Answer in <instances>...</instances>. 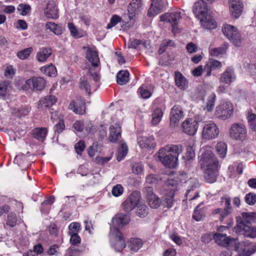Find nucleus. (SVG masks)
Instances as JSON below:
<instances>
[{
  "label": "nucleus",
  "mask_w": 256,
  "mask_h": 256,
  "mask_svg": "<svg viewBox=\"0 0 256 256\" xmlns=\"http://www.w3.org/2000/svg\"><path fill=\"white\" fill-rule=\"evenodd\" d=\"M17 10L20 14L26 16L30 12V6L28 4H20L18 6Z\"/></svg>",
  "instance_id": "de8ad7c7"
},
{
  "label": "nucleus",
  "mask_w": 256,
  "mask_h": 256,
  "mask_svg": "<svg viewBox=\"0 0 256 256\" xmlns=\"http://www.w3.org/2000/svg\"><path fill=\"white\" fill-rule=\"evenodd\" d=\"M44 15L46 18L51 19H56L58 17V8L54 1H48L44 9Z\"/></svg>",
  "instance_id": "f3484780"
},
{
  "label": "nucleus",
  "mask_w": 256,
  "mask_h": 256,
  "mask_svg": "<svg viewBox=\"0 0 256 256\" xmlns=\"http://www.w3.org/2000/svg\"><path fill=\"white\" fill-rule=\"evenodd\" d=\"M225 36L236 46L240 45V38L237 28L232 25L225 24Z\"/></svg>",
  "instance_id": "9b49d317"
},
{
  "label": "nucleus",
  "mask_w": 256,
  "mask_h": 256,
  "mask_svg": "<svg viewBox=\"0 0 256 256\" xmlns=\"http://www.w3.org/2000/svg\"><path fill=\"white\" fill-rule=\"evenodd\" d=\"M140 200L139 194L136 192H133L124 202L122 206L124 210L126 212L132 211L136 206H138Z\"/></svg>",
  "instance_id": "2eb2a0df"
},
{
  "label": "nucleus",
  "mask_w": 256,
  "mask_h": 256,
  "mask_svg": "<svg viewBox=\"0 0 256 256\" xmlns=\"http://www.w3.org/2000/svg\"><path fill=\"white\" fill-rule=\"evenodd\" d=\"M40 70L49 76H56L57 72L56 67L52 64L48 66H42L40 68Z\"/></svg>",
  "instance_id": "c9c22d12"
},
{
  "label": "nucleus",
  "mask_w": 256,
  "mask_h": 256,
  "mask_svg": "<svg viewBox=\"0 0 256 256\" xmlns=\"http://www.w3.org/2000/svg\"><path fill=\"white\" fill-rule=\"evenodd\" d=\"M121 18L117 16H114L110 19V22L108 24L106 28H110L112 27L115 26L118 22L120 21Z\"/></svg>",
  "instance_id": "4d7b16f0"
},
{
  "label": "nucleus",
  "mask_w": 256,
  "mask_h": 256,
  "mask_svg": "<svg viewBox=\"0 0 256 256\" xmlns=\"http://www.w3.org/2000/svg\"><path fill=\"white\" fill-rule=\"evenodd\" d=\"M228 6L232 16L236 19L242 14L244 10V4L241 0H229Z\"/></svg>",
  "instance_id": "9d476101"
},
{
  "label": "nucleus",
  "mask_w": 256,
  "mask_h": 256,
  "mask_svg": "<svg viewBox=\"0 0 256 256\" xmlns=\"http://www.w3.org/2000/svg\"><path fill=\"white\" fill-rule=\"evenodd\" d=\"M208 62L212 67V70L218 69L222 66V64L219 61L213 59H210Z\"/></svg>",
  "instance_id": "680f3d73"
},
{
  "label": "nucleus",
  "mask_w": 256,
  "mask_h": 256,
  "mask_svg": "<svg viewBox=\"0 0 256 256\" xmlns=\"http://www.w3.org/2000/svg\"><path fill=\"white\" fill-rule=\"evenodd\" d=\"M80 88L82 90H84L87 93L90 94L91 86L87 77L83 76L80 78Z\"/></svg>",
  "instance_id": "58836bf2"
},
{
  "label": "nucleus",
  "mask_w": 256,
  "mask_h": 256,
  "mask_svg": "<svg viewBox=\"0 0 256 256\" xmlns=\"http://www.w3.org/2000/svg\"><path fill=\"white\" fill-rule=\"evenodd\" d=\"M200 204H198L194 209L192 218L196 221H200L204 217V212L202 209H199Z\"/></svg>",
  "instance_id": "a19ab883"
},
{
  "label": "nucleus",
  "mask_w": 256,
  "mask_h": 256,
  "mask_svg": "<svg viewBox=\"0 0 256 256\" xmlns=\"http://www.w3.org/2000/svg\"><path fill=\"white\" fill-rule=\"evenodd\" d=\"M52 54L50 48H42L37 52L36 58L38 61L42 62H45Z\"/></svg>",
  "instance_id": "5701e85b"
},
{
  "label": "nucleus",
  "mask_w": 256,
  "mask_h": 256,
  "mask_svg": "<svg viewBox=\"0 0 256 256\" xmlns=\"http://www.w3.org/2000/svg\"><path fill=\"white\" fill-rule=\"evenodd\" d=\"M109 140L114 142L117 140L121 134V128L119 124H116L114 126H112L110 128Z\"/></svg>",
  "instance_id": "b1692460"
},
{
  "label": "nucleus",
  "mask_w": 256,
  "mask_h": 256,
  "mask_svg": "<svg viewBox=\"0 0 256 256\" xmlns=\"http://www.w3.org/2000/svg\"><path fill=\"white\" fill-rule=\"evenodd\" d=\"M80 228V224L77 222L71 223L68 226L69 234H78Z\"/></svg>",
  "instance_id": "49530a36"
},
{
  "label": "nucleus",
  "mask_w": 256,
  "mask_h": 256,
  "mask_svg": "<svg viewBox=\"0 0 256 256\" xmlns=\"http://www.w3.org/2000/svg\"><path fill=\"white\" fill-rule=\"evenodd\" d=\"M124 192L123 187L120 184H116L112 189V193L116 197H118L122 194Z\"/></svg>",
  "instance_id": "3c124183"
},
{
  "label": "nucleus",
  "mask_w": 256,
  "mask_h": 256,
  "mask_svg": "<svg viewBox=\"0 0 256 256\" xmlns=\"http://www.w3.org/2000/svg\"><path fill=\"white\" fill-rule=\"evenodd\" d=\"M195 157L194 150L192 146H188L186 148V158L188 160H192Z\"/></svg>",
  "instance_id": "052dcab7"
},
{
  "label": "nucleus",
  "mask_w": 256,
  "mask_h": 256,
  "mask_svg": "<svg viewBox=\"0 0 256 256\" xmlns=\"http://www.w3.org/2000/svg\"><path fill=\"white\" fill-rule=\"evenodd\" d=\"M158 180L159 178L156 176L154 174H150L146 178V182L150 184H153L157 183Z\"/></svg>",
  "instance_id": "0e129e2a"
},
{
  "label": "nucleus",
  "mask_w": 256,
  "mask_h": 256,
  "mask_svg": "<svg viewBox=\"0 0 256 256\" xmlns=\"http://www.w3.org/2000/svg\"><path fill=\"white\" fill-rule=\"evenodd\" d=\"M203 118L200 120H194L191 118L188 119L182 124L183 131L190 136H194L196 132L198 125V122L202 121Z\"/></svg>",
  "instance_id": "f8f14e48"
},
{
  "label": "nucleus",
  "mask_w": 256,
  "mask_h": 256,
  "mask_svg": "<svg viewBox=\"0 0 256 256\" xmlns=\"http://www.w3.org/2000/svg\"><path fill=\"white\" fill-rule=\"evenodd\" d=\"M184 115L182 108L178 106H174L171 110L170 116V125L175 127L178 121L183 118Z\"/></svg>",
  "instance_id": "dca6fc26"
},
{
  "label": "nucleus",
  "mask_w": 256,
  "mask_h": 256,
  "mask_svg": "<svg viewBox=\"0 0 256 256\" xmlns=\"http://www.w3.org/2000/svg\"><path fill=\"white\" fill-rule=\"evenodd\" d=\"M174 46V42L173 41L170 40H164L162 42L159 50L161 51V52H162L164 51L166 48L168 46Z\"/></svg>",
  "instance_id": "5fc2aeb1"
},
{
  "label": "nucleus",
  "mask_w": 256,
  "mask_h": 256,
  "mask_svg": "<svg viewBox=\"0 0 256 256\" xmlns=\"http://www.w3.org/2000/svg\"><path fill=\"white\" fill-rule=\"evenodd\" d=\"M86 58L92 65L88 68V72L92 79L98 82L100 78V59L96 52L92 48H88L86 52Z\"/></svg>",
  "instance_id": "20e7f679"
},
{
  "label": "nucleus",
  "mask_w": 256,
  "mask_h": 256,
  "mask_svg": "<svg viewBox=\"0 0 256 256\" xmlns=\"http://www.w3.org/2000/svg\"><path fill=\"white\" fill-rule=\"evenodd\" d=\"M186 174L184 172H182L178 174L176 176H175L174 179H168L166 183V186H172V188H175L179 182H182L186 180Z\"/></svg>",
  "instance_id": "bb28decb"
},
{
  "label": "nucleus",
  "mask_w": 256,
  "mask_h": 256,
  "mask_svg": "<svg viewBox=\"0 0 256 256\" xmlns=\"http://www.w3.org/2000/svg\"><path fill=\"white\" fill-rule=\"evenodd\" d=\"M68 26L72 36L75 38H79L80 36L79 32L78 31L74 24L70 22L68 24Z\"/></svg>",
  "instance_id": "6e6d98bb"
},
{
  "label": "nucleus",
  "mask_w": 256,
  "mask_h": 256,
  "mask_svg": "<svg viewBox=\"0 0 256 256\" xmlns=\"http://www.w3.org/2000/svg\"><path fill=\"white\" fill-rule=\"evenodd\" d=\"M32 52V48H28L18 52L17 56L20 60H25L28 58Z\"/></svg>",
  "instance_id": "37998d69"
},
{
  "label": "nucleus",
  "mask_w": 256,
  "mask_h": 256,
  "mask_svg": "<svg viewBox=\"0 0 256 256\" xmlns=\"http://www.w3.org/2000/svg\"><path fill=\"white\" fill-rule=\"evenodd\" d=\"M143 8L142 0H132L128 6V11L130 14L136 16L138 14Z\"/></svg>",
  "instance_id": "aec40b11"
},
{
  "label": "nucleus",
  "mask_w": 256,
  "mask_h": 256,
  "mask_svg": "<svg viewBox=\"0 0 256 256\" xmlns=\"http://www.w3.org/2000/svg\"><path fill=\"white\" fill-rule=\"evenodd\" d=\"M256 251V246H253L252 248L246 249H242L240 252V256H250Z\"/></svg>",
  "instance_id": "603ef678"
},
{
  "label": "nucleus",
  "mask_w": 256,
  "mask_h": 256,
  "mask_svg": "<svg viewBox=\"0 0 256 256\" xmlns=\"http://www.w3.org/2000/svg\"><path fill=\"white\" fill-rule=\"evenodd\" d=\"M46 82L42 77H32L26 80L22 86L23 90H42L46 86Z\"/></svg>",
  "instance_id": "0eeeda50"
},
{
  "label": "nucleus",
  "mask_w": 256,
  "mask_h": 256,
  "mask_svg": "<svg viewBox=\"0 0 256 256\" xmlns=\"http://www.w3.org/2000/svg\"><path fill=\"white\" fill-rule=\"evenodd\" d=\"M218 168H212L204 169V177L206 180L209 183H213L216 181Z\"/></svg>",
  "instance_id": "412c9836"
},
{
  "label": "nucleus",
  "mask_w": 256,
  "mask_h": 256,
  "mask_svg": "<svg viewBox=\"0 0 256 256\" xmlns=\"http://www.w3.org/2000/svg\"><path fill=\"white\" fill-rule=\"evenodd\" d=\"M216 149L218 154L222 158H224V142H220L216 146Z\"/></svg>",
  "instance_id": "bf43d9fd"
},
{
  "label": "nucleus",
  "mask_w": 256,
  "mask_h": 256,
  "mask_svg": "<svg viewBox=\"0 0 256 256\" xmlns=\"http://www.w3.org/2000/svg\"><path fill=\"white\" fill-rule=\"evenodd\" d=\"M129 72L126 70L119 72L116 76L117 82L120 84H125L129 80Z\"/></svg>",
  "instance_id": "473e14b6"
},
{
  "label": "nucleus",
  "mask_w": 256,
  "mask_h": 256,
  "mask_svg": "<svg viewBox=\"0 0 256 256\" xmlns=\"http://www.w3.org/2000/svg\"><path fill=\"white\" fill-rule=\"evenodd\" d=\"M130 220V216L128 214H116L112 218L110 232V234L114 236V240L112 242V244L116 250L118 252L121 251L126 246L125 241L118 230L128 224Z\"/></svg>",
  "instance_id": "f03ea898"
},
{
  "label": "nucleus",
  "mask_w": 256,
  "mask_h": 256,
  "mask_svg": "<svg viewBox=\"0 0 256 256\" xmlns=\"http://www.w3.org/2000/svg\"><path fill=\"white\" fill-rule=\"evenodd\" d=\"M138 92L140 96L143 98H148L151 96V92L146 89L144 88L142 86L138 89Z\"/></svg>",
  "instance_id": "e2e57ef3"
},
{
  "label": "nucleus",
  "mask_w": 256,
  "mask_h": 256,
  "mask_svg": "<svg viewBox=\"0 0 256 256\" xmlns=\"http://www.w3.org/2000/svg\"><path fill=\"white\" fill-rule=\"evenodd\" d=\"M138 142L142 148H151L155 146L154 140L152 136L139 138Z\"/></svg>",
  "instance_id": "393cba45"
},
{
  "label": "nucleus",
  "mask_w": 256,
  "mask_h": 256,
  "mask_svg": "<svg viewBox=\"0 0 256 256\" xmlns=\"http://www.w3.org/2000/svg\"><path fill=\"white\" fill-rule=\"evenodd\" d=\"M17 220L14 214L10 213L8 215L6 224L11 227H14L16 224Z\"/></svg>",
  "instance_id": "864d4df0"
},
{
  "label": "nucleus",
  "mask_w": 256,
  "mask_h": 256,
  "mask_svg": "<svg viewBox=\"0 0 256 256\" xmlns=\"http://www.w3.org/2000/svg\"><path fill=\"white\" fill-rule=\"evenodd\" d=\"M182 18L181 14L180 12H167L160 16V20L165 22L170 23L172 26V30L175 34L180 32V30L178 26L180 20Z\"/></svg>",
  "instance_id": "423d86ee"
},
{
  "label": "nucleus",
  "mask_w": 256,
  "mask_h": 256,
  "mask_svg": "<svg viewBox=\"0 0 256 256\" xmlns=\"http://www.w3.org/2000/svg\"><path fill=\"white\" fill-rule=\"evenodd\" d=\"M216 98V95L214 94H210L208 99V102L206 103V110L208 112H210L212 110L214 105V101Z\"/></svg>",
  "instance_id": "a18cd8bd"
},
{
  "label": "nucleus",
  "mask_w": 256,
  "mask_h": 256,
  "mask_svg": "<svg viewBox=\"0 0 256 256\" xmlns=\"http://www.w3.org/2000/svg\"><path fill=\"white\" fill-rule=\"evenodd\" d=\"M145 194L148 203L152 208H157L160 206L162 203L161 200L154 194L152 188H146Z\"/></svg>",
  "instance_id": "4468645a"
},
{
  "label": "nucleus",
  "mask_w": 256,
  "mask_h": 256,
  "mask_svg": "<svg viewBox=\"0 0 256 256\" xmlns=\"http://www.w3.org/2000/svg\"><path fill=\"white\" fill-rule=\"evenodd\" d=\"M176 188L170 189V192L164 194V201L168 208H171L174 204V196Z\"/></svg>",
  "instance_id": "7c9ffc66"
},
{
  "label": "nucleus",
  "mask_w": 256,
  "mask_h": 256,
  "mask_svg": "<svg viewBox=\"0 0 256 256\" xmlns=\"http://www.w3.org/2000/svg\"><path fill=\"white\" fill-rule=\"evenodd\" d=\"M48 130L46 128H36L33 130V134L36 138L40 142H43L46 136Z\"/></svg>",
  "instance_id": "2f4dec72"
},
{
  "label": "nucleus",
  "mask_w": 256,
  "mask_h": 256,
  "mask_svg": "<svg viewBox=\"0 0 256 256\" xmlns=\"http://www.w3.org/2000/svg\"><path fill=\"white\" fill-rule=\"evenodd\" d=\"M68 108L76 114L82 115L86 113L85 102L83 99H81L78 102L74 101L72 102Z\"/></svg>",
  "instance_id": "6ab92c4d"
},
{
  "label": "nucleus",
  "mask_w": 256,
  "mask_h": 256,
  "mask_svg": "<svg viewBox=\"0 0 256 256\" xmlns=\"http://www.w3.org/2000/svg\"><path fill=\"white\" fill-rule=\"evenodd\" d=\"M238 243L237 238L225 236V247L228 248L229 250H236L238 248Z\"/></svg>",
  "instance_id": "e433bc0d"
},
{
  "label": "nucleus",
  "mask_w": 256,
  "mask_h": 256,
  "mask_svg": "<svg viewBox=\"0 0 256 256\" xmlns=\"http://www.w3.org/2000/svg\"><path fill=\"white\" fill-rule=\"evenodd\" d=\"M224 230V226H220L217 228V232L214 234V240L219 246H224V235L222 233Z\"/></svg>",
  "instance_id": "c756f323"
},
{
  "label": "nucleus",
  "mask_w": 256,
  "mask_h": 256,
  "mask_svg": "<svg viewBox=\"0 0 256 256\" xmlns=\"http://www.w3.org/2000/svg\"><path fill=\"white\" fill-rule=\"evenodd\" d=\"M67 252L69 256H79L80 251L72 246L68 250Z\"/></svg>",
  "instance_id": "774afa93"
},
{
  "label": "nucleus",
  "mask_w": 256,
  "mask_h": 256,
  "mask_svg": "<svg viewBox=\"0 0 256 256\" xmlns=\"http://www.w3.org/2000/svg\"><path fill=\"white\" fill-rule=\"evenodd\" d=\"M98 145L97 143H94L92 146L88 148V154L90 157L95 155L96 152L98 151Z\"/></svg>",
  "instance_id": "338daca9"
},
{
  "label": "nucleus",
  "mask_w": 256,
  "mask_h": 256,
  "mask_svg": "<svg viewBox=\"0 0 256 256\" xmlns=\"http://www.w3.org/2000/svg\"><path fill=\"white\" fill-rule=\"evenodd\" d=\"M148 208L145 204L138 206L136 209V214L141 218L146 216L148 214Z\"/></svg>",
  "instance_id": "79ce46f5"
},
{
  "label": "nucleus",
  "mask_w": 256,
  "mask_h": 256,
  "mask_svg": "<svg viewBox=\"0 0 256 256\" xmlns=\"http://www.w3.org/2000/svg\"><path fill=\"white\" fill-rule=\"evenodd\" d=\"M10 87V83L8 81L0 82V96H6Z\"/></svg>",
  "instance_id": "c03bdc74"
},
{
  "label": "nucleus",
  "mask_w": 256,
  "mask_h": 256,
  "mask_svg": "<svg viewBox=\"0 0 256 256\" xmlns=\"http://www.w3.org/2000/svg\"><path fill=\"white\" fill-rule=\"evenodd\" d=\"M56 100L57 99L54 96H46L40 100V105L46 108L51 107L56 102Z\"/></svg>",
  "instance_id": "cd10ccee"
},
{
  "label": "nucleus",
  "mask_w": 256,
  "mask_h": 256,
  "mask_svg": "<svg viewBox=\"0 0 256 256\" xmlns=\"http://www.w3.org/2000/svg\"><path fill=\"white\" fill-rule=\"evenodd\" d=\"M175 82L176 85L181 90H185L188 87V81L180 72H175Z\"/></svg>",
  "instance_id": "a878e982"
},
{
  "label": "nucleus",
  "mask_w": 256,
  "mask_h": 256,
  "mask_svg": "<svg viewBox=\"0 0 256 256\" xmlns=\"http://www.w3.org/2000/svg\"><path fill=\"white\" fill-rule=\"evenodd\" d=\"M164 8V0H152L148 14L154 16L160 13Z\"/></svg>",
  "instance_id": "a211bd4d"
},
{
  "label": "nucleus",
  "mask_w": 256,
  "mask_h": 256,
  "mask_svg": "<svg viewBox=\"0 0 256 256\" xmlns=\"http://www.w3.org/2000/svg\"><path fill=\"white\" fill-rule=\"evenodd\" d=\"M128 148L126 144L124 142H120V147L118 150L116 159L120 162L122 160L127 154Z\"/></svg>",
  "instance_id": "f704fd0d"
},
{
  "label": "nucleus",
  "mask_w": 256,
  "mask_h": 256,
  "mask_svg": "<svg viewBox=\"0 0 256 256\" xmlns=\"http://www.w3.org/2000/svg\"><path fill=\"white\" fill-rule=\"evenodd\" d=\"M14 110H16V115L18 117L25 116L30 112V109L28 108H22Z\"/></svg>",
  "instance_id": "13d9d810"
},
{
  "label": "nucleus",
  "mask_w": 256,
  "mask_h": 256,
  "mask_svg": "<svg viewBox=\"0 0 256 256\" xmlns=\"http://www.w3.org/2000/svg\"><path fill=\"white\" fill-rule=\"evenodd\" d=\"M163 112L162 110L159 108H156L152 114V124L154 126L158 124L161 120Z\"/></svg>",
  "instance_id": "4c0bfd02"
},
{
  "label": "nucleus",
  "mask_w": 256,
  "mask_h": 256,
  "mask_svg": "<svg viewBox=\"0 0 256 256\" xmlns=\"http://www.w3.org/2000/svg\"><path fill=\"white\" fill-rule=\"evenodd\" d=\"M224 50L221 48H214L210 50V54L212 56H218L222 54Z\"/></svg>",
  "instance_id": "69168bd1"
},
{
  "label": "nucleus",
  "mask_w": 256,
  "mask_h": 256,
  "mask_svg": "<svg viewBox=\"0 0 256 256\" xmlns=\"http://www.w3.org/2000/svg\"><path fill=\"white\" fill-rule=\"evenodd\" d=\"M245 200L249 205H254L256 202V194L254 193L250 192L246 194Z\"/></svg>",
  "instance_id": "09e8293b"
},
{
  "label": "nucleus",
  "mask_w": 256,
  "mask_h": 256,
  "mask_svg": "<svg viewBox=\"0 0 256 256\" xmlns=\"http://www.w3.org/2000/svg\"><path fill=\"white\" fill-rule=\"evenodd\" d=\"M219 134L218 128L212 122H208L204 125L202 136L204 140H211L216 138Z\"/></svg>",
  "instance_id": "1a4fd4ad"
},
{
  "label": "nucleus",
  "mask_w": 256,
  "mask_h": 256,
  "mask_svg": "<svg viewBox=\"0 0 256 256\" xmlns=\"http://www.w3.org/2000/svg\"><path fill=\"white\" fill-rule=\"evenodd\" d=\"M142 244V240L138 238H132L130 240L129 247L132 251L136 252L141 248Z\"/></svg>",
  "instance_id": "72a5a7b5"
},
{
  "label": "nucleus",
  "mask_w": 256,
  "mask_h": 256,
  "mask_svg": "<svg viewBox=\"0 0 256 256\" xmlns=\"http://www.w3.org/2000/svg\"><path fill=\"white\" fill-rule=\"evenodd\" d=\"M230 138L236 140L243 142L246 138V130L245 126L240 124H232L229 130Z\"/></svg>",
  "instance_id": "6e6552de"
},
{
  "label": "nucleus",
  "mask_w": 256,
  "mask_h": 256,
  "mask_svg": "<svg viewBox=\"0 0 256 256\" xmlns=\"http://www.w3.org/2000/svg\"><path fill=\"white\" fill-rule=\"evenodd\" d=\"M234 108L232 104L230 102L225 103V118H230L233 114Z\"/></svg>",
  "instance_id": "8fccbe9b"
},
{
  "label": "nucleus",
  "mask_w": 256,
  "mask_h": 256,
  "mask_svg": "<svg viewBox=\"0 0 256 256\" xmlns=\"http://www.w3.org/2000/svg\"><path fill=\"white\" fill-rule=\"evenodd\" d=\"M236 78L234 70L231 68H228L225 70V83H230Z\"/></svg>",
  "instance_id": "ea45409f"
},
{
  "label": "nucleus",
  "mask_w": 256,
  "mask_h": 256,
  "mask_svg": "<svg viewBox=\"0 0 256 256\" xmlns=\"http://www.w3.org/2000/svg\"><path fill=\"white\" fill-rule=\"evenodd\" d=\"M192 12L200 20L204 18L205 16L209 14L206 3L202 0L195 2Z\"/></svg>",
  "instance_id": "ddd939ff"
},
{
  "label": "nucleus",
  "mask_w": 256,
  "mask_h": 256,
  "mask_svg": "<svg viewBox=\"0 0 256 256\" xmlns=\"http://www.w3.org/2000/svg\"><path fill=\"white\" fill-rule=\"evenodd\" d=\"M46 28L56 35L61 34L64 30V28L63 26L56 24L53 22H47L46 24Z\"/></svg>",
  "instance_id": "c85d7f7f"
},
{
  "label": "nucleus",
  "mask_w": 256,
  "mask_h": 256,
  "mask_svg": "<svg viewBox=\"0 0 256 256\" xmlns=\"http://www.w3.org/2000/svg\"><path fill=\"white\" fill-rule=\"evenodd\" d=\"M236 224L234 230L246 237L256 238V226H252V223L256 222V212H242L236 217Z\"/></svg>",
  "instance_id": "f257e3e1"
},
{
  "label": "nucleus",
  "mask_w": 256,
  "mask_h": 256,
  "mask_svg": "<svg viewBox=\"0 0 256 256\" xmlns=\"http://www.w3.org/2000/svg\"><path fill=\"white\" fill-rule=\"evenodd\" d=\"M182 152L180 145H168L160 149L154 156L165 166L174 168L177 166L178 156Z\"/></svg>",
  "instance_id": "7ed1b4c3"
},
{
  "label": "nucleus",
  "mask_w": 256,
  "mask_h": 256,
  "mask_svg": "<svg viewBox=\"0 0 256 256\" xmlns=\"http://www.w3.org/2000/svg\"><path fill=\"white\" fill-rule=\"evenodd\" d=\"M199 158L202 170L218 167V162L210 148L204 150Z\"/></svg>",
  "instance_id": "39448f33"
},
{
  "label": "nucleus",
  "mask_w": 256,
  "mask_h": 256,
  "mask_svg": "<svg viewBox=\"0 0 256 256\" xmlns=\"http://www.w3.org/2000/svg\"><path fill=\"white\" fill-rule=\"evenodd\" d=\"M201 25L208 30L214 29L216 28L217 24L209 14L205 16L204 18L200 20Z\"/></svg>",
  "instance_id": "4be33fe9"
}]
</instances>
